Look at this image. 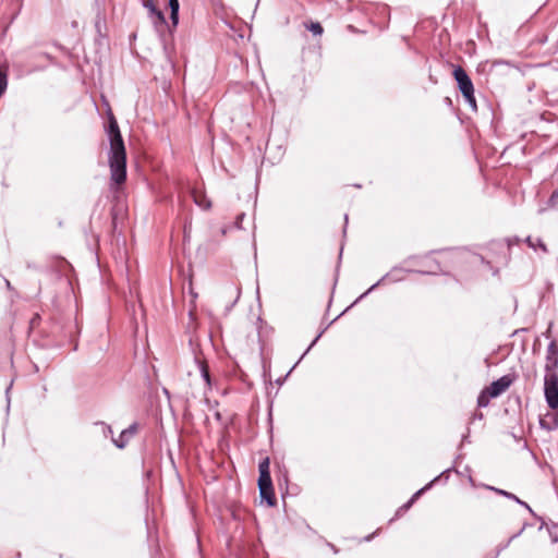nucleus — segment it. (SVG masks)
Returning a JSON list of instances; mask_svg holds the SVG:
<instances>
[{"mask_svg": "<svg viewBox=\"0 0 558 558\" xmlns=\"http://www.w3.org/2000/svg\"><path fill=\"white\" fill-rule=\"evenodd\" d=\"M108 120L110 177L111 181L120 186L126 181V149L117 119L110 113Z\"/></svg>", "mask_w": 558, "mask_h": 558, "instance_id": "nucleus-1", "label": "nucleus"}, {"mask_svg": "<svg viewBox=\"0 0 558 558\" xmlns=\"http://www.w3.org/2000/svg\"><path fill=\"white\" fill-rule=\"evenodd\" d=\"M269 468L270 460L266 457L258 465V487L262 499L266 500L269 506H275L277 499L272 487Z\"/></svg>", "mask_w": 558, "mask_h": 558, "instance_id": "nucleus-2", "label": "nucleus"}, {"mask_svg": "<svg viewBox=\"0 0 558 558\" xmlns=\"http://www.w3.org/2000/svg\"><path fill=\"white\" fill-rule=\"evenodd\" d=\"M452 74H453V77L458 83V87H459L460 92L462 93L463 97L465 98V100L470 105L475 106L476 102H475V97H474L473 83H472L470 76L468 75V73L465 72V70L461 66H454Z\"/></svg>", "mask_w": 558, "mask_h": 558, "instance_id": "nucleus-3", "label": "nucleus"}, {"mask_svg": "<svg viewBox=\"0 0 558 558\" xmlns=\"http://www.w3.org/2000/svg\"><path fill=\"white\" fill-rule=\"evenodd\" d=\"M544 395L548 407L553 411L558 410V375H545Z\"/></svg>", "mask_w": 558, "mask_h": 558, "instance_id": "nucleus-4", "label": "nucleus"}, {"mask_svg": "<svg viewBox=\"0 0 558 558\" xmlns=\"http://www.w3.org/2000/svg\"><path fill=\"white\" fill-rule=\"evenodd\" d=\"M558 343L553 340L546 350L545 375H558Z\"/></svg>", "mask_w": 558, "mask_h": 558, "instance_id": "nucleus-5", "label": "nucleus"}, {"mask_svg": "<svg viewBox=\"0 0 558 558\" xmlns=\"http://www.w3.org/2000/svg\"><path fill=\"white\" fill-rule=\"evenodd\" d=\"M515 380V376L508 374L499 379L493 381L488 387H486L489 390V393L492 397H498L501 393H504Z\"/></svg>", "mask_w": 558, "mask_h": 558, "instance_id": "nucleus-6", "label": "nucleus"}, {"mask_svg": "<svg viewBox=\"0 0 558 558\" xmlns=\"http://www.w3.org/2000/svg\"><path fill=\"white\" fill-rule=\"evenodd\" d=\"M137 424L131 425L129 428L123 429L117 439H113L114 444L119 448H124L129 442L130 438L137 433Z\"/></svg>", "mask_w": 558, "mask_h": 558, "instance_id": "nucleus-7", "label": "nucleus"}, {"mask_svg": "<svg viewBox=\"0 0 558 558\" xmlns=\"http://www.w3.org/2000/svg\"><path fill=\"white\" fill-rule=\"evenodd\" d=\"M192 196L194 202L202 208L207 209L211 206L210 201L206 197V195L202 191L193 190Z\"/></svg>", "mask_w": 558, "mask_h": 558, "instance_id": "nucleus-8", "label": "nucleus"}, {"mask_svg": "<svg viewBox=\"0 0 558 558\" xmlns=\"http://www.w3.org/2000/svg\"><path fill=\"white\" fill-rule=\"evenodd\" d=\"M169 5L171 9L170 19L172 21L173 26H175L179 20V0H169Z\"/></svg>", "mask_w": 558, "mask_h": 558, "instance_id": "nucleus-9", "label": "nucleus"}, {"mask_svg": "<svg viewBox=\"0 0 558 558\" xmlns=\"http://www.w3.org/2000/svg\"><path fill=\"white\" fill-rule=\"evenodd\" d=\"M492 398H493V397L490 396L489 390H488L487 388H485V389L480 393V396H478V398H477V404H478V407H481V408H485V407H487Z\"/></svg>", "mask_w": 558, "mask_h": 558, "instance_id": "nucleus-10", "label": "nucleus"}, {"mask_svg": "<svg viewBox=\"0 0 558 558\" xmlns=\"http://www.w3.org/2000/svg\"><path fill=\"white\" fill-rule=\"evenodd\" d=\"M305 27L314 35L320 36L324 33V28L318 22H311L308 24H305Z\"/></svg>", "mask_w": 558, "mask_h": 558, "instance_id": "nucleus-11", "label": "nucleus"}, {"mask_svg": "<svg viewBox=\"0 0 558 558\" xmlns=\"http://www.w3.org/2000/svg\"><path fill=\"white\" fill-rule=\"evenodd\" d=\"M8 87V74L5 70L0 69V97Z\"/></svg>", "mask_w": 558, "mask_h": 558, "instance_id": "nucleus-12", "label": "nucleus"}, {"mask_svg": "<svg viewBox=\"0 0 558 558\" xmlns=\"http://www.w3.org/2000/svg\"><path fill=\"white\" fill-rule=\"evenodd\" d=\"M149 12L155 17V24L163 25L166 23L163 13L160 10H158L156 5L155 10Z\"/></svg>", "mask_w": 558, "mask_h": 558, "instance_id": "nucleus-13", "label": "nucleus"}, {"mask_svg": "<svg viewBox=\"0 0 558 558\" xmlns=\"http://www.w3.org/2000/svg\"><path fill=\"white\" fill-rule=\"evenodd\" d=\"M199 368H201L204 379L209 385L210 384V375H209V368H208L207 363L205 361L199 362Z\"/></svg>", "mask_w": 558, "mask_h": 558, "instance_id": "nucleus-14", "label": "nucleus"}, {"mask_svg": "<svg viewBox=\"0 0 558 558\" xmlns=\"http://www.w3.org/2000/svg\"><path fill=\"white\" fill-rule=\"evenodd\" d=\"M142 2H143V5L145 8H147L149 11H154L155 10L154 0H142Z\"/></svg>", "mask_w": 558, "mask_h": 558, "instance_id": "nucleus-15", "label": "nucleus"}, {"mask_svg": "<svg viewBox=\"0 0 558 558\" xmlns=\"http://www.w3.org/2000/svg\"><path fill=\"white\" fill-rule=\"evenodd\" d=\"M547 416L551 418L553 427H556L558 425V415H557V413L554 412L551 414H548Z\"/></svg>", "mask_w": 558, "mask_h": 558, "instance_id": "nucleus-16", "label": "nucleus"}, {"mask_svg": "<svg viewBox=\"0 0 558 558\" xmlns=\"http://www.w3.org/2000/svg\"><path fill=\"white\" fill-rule=\"evenodd\" d=\"M420 495V492H416V494L412 497V499L409 501V504L407 505V507L409 508L412 502L414 501V499Z\"/></svg>", "mask_w": 558, "mask_h": 558, "instance_id": "nucleus-17", "label": "nucleus"}, {"mask_svg": "<svg viewBox=\"0 0 558 558\" xmlns=\"http://www.w3.org/2000/svg\"><path fill=\"white\" fill-rule=\"evenodd\" d=\"M243 217H244V214H241V215H239V216H238V218H236V225H238L239 227H240V221H242Z\"/></svg>", "mask_w": 558, "mask_h": 558, "instance_id": "nucleus-18", "label": "nucleus"}, {"mask_svg": "<svg viewBox=\"0 0 558 558\" xmlns=\"http://www.w3.org/2000/svg\"><path fill=\"white\" fill-rule=\"evenodd\" d=\"M497 492L504 496L511 497V495L505 490H497Z\"/></svg>", "mask_w": 558, "mask_h": 558, "instance_id": "nucleus-19", "label": "nucleus"}, {"mask_svg": "<svg viewBox=\"0 0 558 558\" xmlns=\"http://www.w3.org/2000/svg\"><path fill=\"white\" fill-rule=\"evenodd\" d=\"M539 247H541L544 252H546V251H547L546 246H545L544 244H542V243H539Z\"/></svg>", "mask_w": 558, "mask_h": 558, "instance_id": "nucleus-20", "label": "nucleus"}, {"mask_svg": "<svg viewBox=\"0 0 558 558\" xmlns=\"http://www.w3.org/2000/svg\"><path fill=\"white\" fill-rule=\"evenodd\" d=\"M541 424H542L543 426H545V425H546V421H545V420H542V421H541Z\"/></svg>", "mask_w": 558, "mask_h": 558, "instance_id": "nucleus-21", "label": "nucleus"}, {"mask_svg": "<svg viewBox=\"0 0 558 558\" xmlns=\"http://www.w3.org/2000/svg\"><path fill=\"white\" fill-rule=\"evenodd\" d=\"M529 244H530L531 246H534V244L532 243V241H531L530 239H529Z\"/></svg>", "mask_w": 558, "mask_h": 558, "instance_id": "nucleus-22", "label": "nucleus"}]
</instances>
